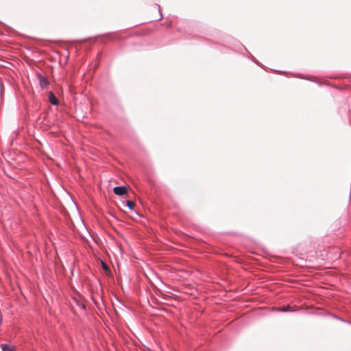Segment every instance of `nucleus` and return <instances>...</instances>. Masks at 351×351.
<instances>
[{
	"instance_id": "f257e3e1",
	"label": "nucleus",
	"mask_w": 351,
	"mask_h": 351,
	"mask_svg": "<svg viewBox=\"0 0 351 351\" xmlns=\"http://www.w3.org/2000/svg\"><path fill=\"white\" fill-rule=\"evenodd\" d=\"M127 188L125 186H116L113 189V192L117 195H123L127 193Z\"/></svg>"
},
{
	"instance_id": "f03ea898",
	"label": "nucleus",
	"mask_w": 351,
	"mask_h": 351,
	"mask_svg": "<svg viewBox=\"0 0 351 351\" xmlns=\"http://www.w3.org/2000/svg\"><path fill=\"white\" fill-rule=\"evenodd\" d=\"M49 100L53 105H57L58 104V99L52 92L49 93Z\"/></svg>"
},
{
	"instance_id": "7ed1b4c3",
	"label": "nucleus",
	"mask_w": 351,
	"mask_h": 351,
	"mask_svg": "<svg viewBox=\"0 0 351 351\" xmlns=\"http://www.w3.org/2000/svg\"><path fill=\"white\" fill-rule=\"evenodd\" d=\"M39 79L40 84L42 87H46L48 85V81L45 77L40 76Z\"/></svg>"
},
{
	"instance_id": "20e7f679",
	"label": "nucleus",
	"mask_w": 351,
	"mask_h": 351,
	"mask_svg": "<svg viewBox=\"0 0 351 351\" xmlns=\"http://www.w3.org/2000/svg\"><path fill=\"white\" fill-rule=\"evenodd\" d=\"M1 348L3 351H14L12 347L8 344H2Z\"/></svg>"
},
{
	"instance_id": "39448f33",
	"label": "nucleus",
	"mask_w": 351,
	"mask_h": 351,
	"mask_svg": "<svg viewBox=\"0 0 351 351\" xmlns=\"http://www.w3.org/2000/svg\"><path fill=\"white\" fill-rule=\"evenodd\" d=\"M126 205L130 209H133L135 206V202L133 201L128 200L126 202Z\"/></svg>"
},
{
	"instance_id": "423d86ee",
	"label": "nucleus",
	"mask_w": 351,
	"mask_h": 351,
	"mask_svg": "<svg viewBox=\"0 0 351 351\" xmlns=\"http://www.w3.org/2000/svg\"><path fill=\"white\" fill-rule=\"evenodd\" d=\"M102 266H103L104 269L108 270V267L105 263H102Z\"/></svg>"
},
{
	"instance_id": "0eeeda50",
	"label": "nucleus",
	"mask_w": 351,
	"mask_h": 351,
	"mask_svg": "<svg viewBox=\"0 0 351 351\" xmlns=\"http://www.w3.org/2000/svg\"><path fill=\"white\" fill-rule=\"evenodd\" d=\"M282 311H287V308H282Z\"/></svg>"
}]
</instances>
